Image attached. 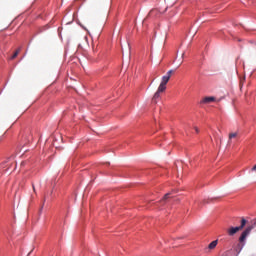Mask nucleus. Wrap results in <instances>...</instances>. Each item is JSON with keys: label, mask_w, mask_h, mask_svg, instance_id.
<instances>
[{"label": "nucleus", "mask_w": 256, "mask_h": 256, "mask_svg": "<svg viewBox=\"0 0 256 256\" xmlns=\"http://www.w3.org/2000/svg\"><path fill=\"white\" fill-rule=\"evenodd\" d=\"M194 129H195L196 133H199V128L194 127Z\"/></svg>", "instance_id": "nucleus-11"}, {"label": "nucleus", "mask_w": 256, "mask_h": 256, "mask_svg": "<svg viewBox=\"0 0 256 256\" xmlns=\"http://www.w3.org/2000/svg\"><path fill=\"white\" fill-rule=\"evenodd\" d=\"M19 53H21V48H18L14 54L9 58L11 61H13V59H15L16 57H18Z\"/></svg>", "instance_id": "nucleus-8"}, {"label": "nucleus", "mask_w": 256, "mask_h": 256, "mask_svg": "<svg viewBox=\"0 0 256 256\" xmlns=\"http://www.w3.org/2000/svg\"><path fill=\"white\" fill-rule=\"evenodd\" d=\"M218 243H219L218 240L212 241V242L208 245V249H210V251L213 250V249H215V247H217V244H218Z\"/></svg>", "instance_id": "nucleus-7"}, {"label": "nucleus", "mask_w": 256, "mask_h": 256, "mask_svg": "<svg viewBox=\"0 0 256 256\" xmlns=\"http://www.w3.org/2000/svg\"><path fill=\"white\" fill-rule=\"evenodd\" d=\"M31 253H33V251H30L27 256L31 255Z\"/></svg>", "instance_id": "nucleus-14"}, {"label": "nucleus", "mask_w": 256, "mask_h": 256, "mask_svg": "<svg viewBox=\"0 0 256 256\" xmlns=\"http://www.w3.org/2000/svg\"><path fill=\"white\" fill-rule=\"evenodd\" d=\"M169 197H171V193H167V194L163 197V199L161 200V203H165V201L168 200Z\"/></svg>", "instance_id": "nucleus-9"}, {"label": "nucleus", "mask_w": 256, "mask_h": 256, "mask_svg": "<svg viewBox=\"0 0 256 256\" xmlns=\"http://www.w3.org/2000/svg\"><path fill=\"white\" fill-rule=\"evenodd\" d=\"M245 225H247V220H245V218H242L240 226L231 227L230 229H228V235L232 237V235H235V233H238V231H241L245 227Z\"/></svg>", "instance_id": "nucleus-2"}, {"label": "nucleus", "mask_w": 256, "mask_h": 256, "mask_svg": "<svg viewBox=\"0 0 256 256\" xmlns=\"http://www.w3.org/2000/svg\"><path fill=\"white\" fill-rule=\"evenodd\" d=\"M235 137H237V132L234 133H230L229 134V140L231 141V139H235Z\"/></svg>", "instance_id": "nucleus-10"}, {"label": "nucleus", "mask_w": 256, "mask_h": 256, "mask_svg": "<svg viewBox=\"0 0 256 256\" xmlns=\"http://www.w3.org/2000/svg\"><path fill=\"white\" fill-rule=\"evenodd\" d=\"M43 211V206L40 208V213Z\"/></svg>", "instance_id": "nucleus-13"}, {"label": "nucleus", "mask_w": 256, "mask_h": 256, "mask_svg": "<svg viewBox=\"0 0 256 256\" xmlns=\"http://www.w3.org/2000/svg\"><path fill=\"white\" fill-rule=\"evenodd\" d=\"M252 171L256 172V165L252 168Z\"/></svg>", "instance_id": "nucleus-12"}, {"label": "nucleus", "mask_w": 256, "mask_h": 256, "mask_svg": "<svg viewBox=\"0 0 256 256\" xmlns=\"http://www.w3.org/2000/svg\"><path fill=\"white\" fill-rule=\"evenodd\" d=\"M13 166L16 167V164L13 162H5L0 167L3 169V171H9V169H11Z\"/></svg>", "instance_id": "nucleus-5"}, {"label": "nucleus", "mask_w": 256, "mask_h": 256, "mask_svg": "<svg viewBox=\"0 0 256 256\" xmlns=\"http://www.w3.org/2000/svg\"><path fill=\"white\" fill-rule=\"evenodd\" d=\"M2 173L0 172V177H1Z\"/></svg>", "instance_id": "nucleus-16"}, {"label": "nucleus", "mask_w": 256, "mask_h": 256, "mask_svg": "<svg viewBox=\"0 0 256 256\" xmlns=\"http://www.w3.org/2000/svg\"><path fill=\"white\" fill-rule=\"evenodd\" d=\"M32 187H33V191H35V185H32Z\"/></svg>", "instance_id": "nucleus-15"}, {"label": "nucleus", "mask_w": 256, "mask_h": 256, "mask_svg": "<svg viewBox=\"0 0 256 256\" xmlns=\"http://www.w3.org/2000/svg\"><path fill=\"white\" fill-rule=\"evenodd\" d=\"M164 91L165 90H161V87L159 86L154 96L152 97V103L157 104V100L159 99V97H161V93H164Z\"/></svg>", "instance_id": "nucleus-4"}, {"label": "nucleus", "mask_w": 256, "mask_h": 256, "mask_svg": "<svg viewBox=\"0 0 256 256\" xmlns=\"http://www.w3.org/2000/svg\"><path fill=\"white\" fill-rule=\"evenodd\" d=\"M175 73L174 70H169L166 75L162 77V81L159 85L160 91H165L167 89V83H169V80L171 79V75Z\"/></svg>", "instance_id": "nucleus-1"}, {"label": "nucleus", "mask_w": 256, "mask_h": 256, "mask_svg": "<svg viewBox=\"0 0 256 256\" xmlns=\"http://www.w3.org/2000/svg\"><path fill=\"white\" fill-rule=\"evenodd\" d=\"M213 102H215V97H213V96L204 97V98L200 101L201 104H205V105H209V103H213Z\"/></svg>", "instance_id": "nucleus-6"}, {"label": "nucleus", "mask_w": 256, "mask_h": 256, "mask_svg": "<svg viewBox=\"0 0 256 256\" xmlns=\"http://www.w3.org/2000/svg\"><path fill=\"white\" fill-rule=\"evenodd\" d=\"M253 229V226H248L244 232H242L239 241L241 243H243V241H245V239H247V235H249L251 233V230Z\"/></svg>", "instance_id": "nucleus-3"}]
</instances>
